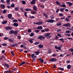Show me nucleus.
Masks as SVG:
<instances>
[{
  "mask_svg": "<svg viewBox=\"0 0 73 73\" xmlns=\"http://www.w3.org/2000/svg\"><path fill=\"white\" fill-rule=\"evenodd\" d=\"M38 60L40 61L41 63H43L44 62V60L43 59H41V58H39L38 59Z\"/></svg>",
  "mask_w": 73,
  "mask_h": 73,
  "instance_id": "9",
  "label": "nucleus"
},
{
  "mask_svg": "<svg viewBox=\"0 0 73 73\" xmlns=\"http://www.w3.org/2000/svg\"><path fill=\"white\" fill-rule=\"evenodd\" d=\"M18 21L16 19H15L13 21V22L14 23H15L16 22H17Z\"/></svg>",
  "mask_w": 73,
  "mask_h": 73,
  "instance_id": "51",
  "label": "nucleus"
},
{
  "mask_svg": "<svg viewBox=\"0 0 73 73\" xmlns=\"http://www.w3.org/2000/svg\"><path fill=\"white\" fill-rule=\"evenodd\" d=\"M15 4H12L11 5V7H12V8H13L14 7H15Z\"/></svg>",
  "mask_w": 73,
  "mask_h": 73,
  "instance_id": "35",
  "label": "nucleus"
},
{
  "mask_svg": "<svg viewBox=\"0 0 73 73\" xmlns=\"http://www.w3.org/2000/svg\"><path fill=\"white\" fill-rule=\"evenodd\" d=\"M34 36V34L33 33H31L30 35V37H32V36Z\"/></svg>",
  "mask_w": 73,
  "mask_h": 73,
  "instance_id": "42",
  "label": "nucleus"
},
{
  "mask_svg": "<svg viewBox=\"0 0 73 73\" xmlns=\"http://www.w3.org/2000/svg\"><path fill=\"white\" fill-rule=\"evenodd\" d=\"M39 1H40L41 3H44L45 1H46V0H39Z\"/></svg>",
  "mask_w": 73,
  "mask_h": 73,
  "instance_id": "33",
  "label": "nucleus"
},
{
  "mask_svg": "<svg viewBox=\"0 0 73 73\" xmlns=\"http://www.w3.org/2000/svg\"><path fill=\"white\" fill-rule=\"evenodd\" d=\"M43 15L44 16L46 17V18H48V15L47 14H46L45 13H43Z\"/></svg>",
  "mask_w": 73,
  "mask_h": 73,
  "instance_id": "15",
  "label": "nucleus"
},
{
  "mask_svg": "<svg viewBox=\"0 0 73 73\" xmlns=\"http://www.w3.org/2000/svg\"><path fill=\"white\" fill-rule=\"evenodd\" d=\"M59 16H63V14L62 13H59Z\"/></svg>",
  "mask_w": 73,
  "mask_h": 73,
  "instance_id": "54",
  "label": "nucleus"
},
{
  "mask_svg": "<svg viewBox=\"0 0 73 73\" xmlns=\"http://www.w3.org/2000/svg\"><path fill=\"white\" fill-rule=\"evenodd\" d=\"M40 7L41 8H44V5H40Z\"/></svg>",
  "mask_w": 73,
  "mask_h": 73,
  "instance_id": "56",
  "label": "nucleus"
},
{
  "mask_svg": "<svg viewBox=\"0 0 73 73\" xmlns=\"http://www.w3.org/2000/svg\"><path fill=\"white\" fill-rule=\"evenodd\" d=\"M13 25H14V27H18V26H19V24L17 23H15L13 24Z\"/></svg>",
  "mask_w": 73,
  "mask_h": 73,
  "instance_id": "10",
  "label": "nucleus"
},
{
  "mask_svg": "<svg viewBox=\"0 0 73 73\" xmlns=\"http://www.w3.org/2000/svg\"><path fill=\"white\" fill-rule=\"evenodd\" d=\"M10 2V0H7L6 1L7 3V4H10L9 3Z\"/></svg>",
  "mask_w": 73,
  "mask_h": 73,
  "instance_id": "49",
  "label": "nucleus"
},
{
  "mask_svg": "<svg viewBox=\"0 0 73 73\" xmlns=\"http://www.w3.org/2000/svg\"><path fill=\"white\" fill-rule=\"evenodd\" d=\"M44 30L45 32H48V31H49V29L48 28L45 29Z\"/></svg>",
  "mask_w": 73,
  "mask_h": 73,
  "instance_id": "28",
  "label": "nucleus"
},
{
  "mask_svg": "<svg viewBox=\"0 0 73 73\" xmlns=\"http://www.w3.org/2000/svg\"><path fill=\"white\" fill-rule=\"evenodd\" d=\"M14 32V31H13V30H11L9 32V33L10 35H12V34H13Z\"/></svg>",
  "mask_w": 73,
  "mask_h": 73,
  "instance_id": "14",
  "label": "nucleus"
},
{
  "mask_svg": "<svg viewBox=\"0 0 73 73\" xmlns=\"http://www.w3.org/2000/svg\"><path fill=\"white\" fill-rule=\"evenodd\" d=\"M36 33H38V32H40V31H39V30H36L35 31Z\"/></svg>",
  "mask_w": 73,
  "mask_h": 73,
  "instance_id": "60",
  "label": "nucleus"
},
{
  "mask_svg": "<svg viewBox=\"0 0 73 73\" xmlns=\"http://www.w3.org/2000/svg\"><path fill=\"white\" fill-rule=\"evenodd\" d=\"M40 43V42H35L34 43V45H37Z\"/></svg>",
  "mask_w": 73,
  "mask_h": 73,
  "instance_id": "43",
  "label": "nucleus"
},
{
  "mask_svg": "<svg viewBox=\"0 0 73 73\" xmlns=\"http://www.w3.org/2000/svg\"><path fill=\"white\" fill-rule=\"evenodd\" d=\"M55 48L56 49H58V50H60V49H61L60 47H58V46H55Z\"/></svg>",
  "mask_w": 73,
  "mask_h": 73,
  "instance_id": "16",
  "label": "nucleus"
},
{
  "mask_svg": "<svg viewBox=\"0 0 73 73\" xmlns=\"http://www.w3.org/2000/svg\"><path fill=\"white\" fill-rule=\"evenodd\" d=\"M61 19H62V20H64V19H65V17H61Z\"/></svg>",
  "mask_w": 73,
  "mask_h": 73,
  "instance_id": "63",
  "label": "nucleus"
},
{
  "mask_svg": "<svg viewBox=\"0 0 73 73\" xmlns=\"http://www.w3.org/2000/svg\"><path fill=\"white\" fill-rule=\"evenodd\" d=\"M58 38H59V37H58V36H56L55 37V40H58Z\"/></svg>",
  "mask_w": 73,
  "mask_h": 73,
  "instance_id": "48",
  "label": "nucleus"
},
{
  "mask_svg": "<svg viewBox=\"0 0 73 73\" xmlns=\"http://www.w3.org/2000/svg\"><path fill=\"white\" fill-rule=\"evenodd\" d=\"M57 60L56 59V58H51V59L49 60V61H52V62H54L55 61H56Z\"/></svg>",
  "mask_w": 73,
  "mask_h": 73,
  "instance_id": "4",
  "label": "nucleus"
},
{
  "mask_svg": "<svg viewBox=\"0 0 73 73\" xmlns=\"http://www.w3.org/2000/svg\"><path fill=\"white\" fill-rule=\"evenodd\" d=\"M24 14L25 17H27V12H26V11H25L24 12Z\"/></svg>",
  "mask_w": 73,
  "mask_h": 73,
  "instance_id": "32",
  "label": "nucleus"
},
{
  "mask_svg": "<svg viewBox=\"0 0 73 73\" xmlns=\"http://www.w3.org/2000/svg\"><path fill=\"white\" fill-rule=\"evenodd\" d=\"M50 35H52V33H47L45 35V37H48Z\"/></svg>",
  "mask_w": 73,
  "mask_h": 73,
  "instance_id": "17",
  "label": "nucleus"
},
{
  "mask_svg": "<svg viewBox=\"0 0 73 73\" xmlns=\"http://www.w3.org/2000/svg\"><path fill=\"white\" fill-rule=\"evenodd\" d=\"M17 33H18L17 31H14L13 34H14V35L16 36V35H17Z\"/></svg>",
  "mask_w": 73,
  "mask_h": 73,
  "instance_id": "11",
  "label": "nucleus"
},
{
  "mask_svg": "<svg viewBox=\"0 0 73 73\" xmlns=\"http://www.w3.org/2000/svg\"><path fill=\"white\" fill-rule=\"evenodd\" d=\"M29 41L30 43H33V41L32 39H30L29 40Z\"/></svg>",
  "mask_w": 73,
  "mask_h": 73,
  "instance_id": "55",
  "label": "nucleus"
},
{
  "mask_svg": "<svg viewBox=\"0 0 73 73\" xmlns=\"http://www.w3.org/2000/svg\"><path fill=\"white\" fill-rule=\"evenodd\" d=\"M55 3H56V4L57 5H60V4H61V3H60V2H59L58 1H56Z\"/></svg>",
  "mask_w": 73,
  "mask_h": 73,
  "instance_id": "26",
  "label": "nucleus"
},
{
  "mask_svg": "<svg viewBox=\"0 0 73 73\" xmlns=\"http://www.w3.org/2000/svg\"><path fill=\"white\" fill-rule=\"evenodd\" d=\"M70 24L69 23L64 24L62 25V27H70Z\"/></svg>",
  "mask_w": 73,
  "mask_h": 73,
  "instance_id": "2",
  "label": "nucleus"
},
{
  "mask_svg": "<svg viewBox=\"0 0 73 73\" xmlns=\"http://www.w3.org/2000/svg\"><path fill=\"white\" fill-rule=\"evenodd\" d=\"M59 40L60 41H64V39L63 38H61L59 39Z\"/></svg>",
  "mask_w": 73,
  "mask_h": 73,
  "instance_id": "62",
  "label": "nucleus"
},
{
  "mask_svg": "<svg viewBox=\"0 0 73 73\" xmlns=\"http://www.w3.org/2000/svg\"><path fill=\"white\" fill-rule=\"evenodd\" d=\"M31 14H36V12L35 11H33L31 12Z\"/></svg>",
  "mask_w": 73,
  "mask_h": 73,
  "instance_id": "30",
  "label": "nucleus"
},
{
  "mask_svg": "<svg viewBox=\"0 0 73 73\" xmlns=\"http://www.w3.org/2000/svg\"><path fill=\"white\" fill-rule=\"evenodd\" d=\"M60 6H61L63 8H65V7H66V5L65 4L61 5Z\"/></svg>",
  "mask_w": 73,
  "mask_h": 73,
  "instance_id": "29",
  "label": "nucleus"
},
{
  "mask_svg": "<svg viewBox=\"0 0 73 73\" xmlns=\"http://www.w3.org/2000/svg\"><path fill=\"white\" fill-rule=\"evenodd\" d=\"M34 56H35V54H33L31 55V58L33 59H35V58H34Z\"/></svg>",
  "mask_w": 73,
  "mask_h": 73,
  "instance_id": "31",
  "label": "nucleus"
},
{
  "mask_svg": "<svg viewBox=\"0 0 73 73\" xmlns=\"http://www.w3.org/2000/svg\"><path fill=\"white\" fill-rule=\"evenodd\" d=\"M38 46L39 48H42L44 46H43L42 44H40L38 45Z\"/></svg>",
  "mask_w": 73,
  "mask_h": 73,
  "instance_id": "23",
  "label": "nucleus"
},
{
  "mask_svg": "<svg viewBox=\"0 0 73 73\" xmlns=\"http://www.w3.org/2000/svg\"><path fill=\"white\" fill-rule=\"evenodd\" d=\"M51 52H52V50H51V49H50L48 50V53L49 54H50Z\"/></svg>",
  "mask_w": 73,
  "mask_h": 73,
  "instance_id": "27",
  "label": "nucleus"
},
{
  "mask_svg": "<svg viewBox=\"0 0 73 73\" xmlns=\"http://www.w3.org/2000/svg\"><path fill=\"white\" fill-rule=\"evenodd\" d=\"M37 1V0H33L30 3L31 4L34 5L35 4V3Z\"/></svg>",
  "mask_w": 73,
  "mask_h": 73,
  "instance_id": "6",
  "label": "nucleus"
},
{
  "mask_svg": "<svg viewBox=\"0 0 73 73\" xmlns=\"http://www.w3.org/2000/svg\"><path fill=\"white\" fill-rule=\"evenodd\" d=\"M7 21H5L3 22H2L1 23L2 24H6V23H7Z\"/></svg>",
  "mask_w": 73,
  "mask_h": 73,
  "instance_id": "21",
  "label": "nucleus"
},
{
  "mask_svg": "<svg viewBox=\"0 0 73 73\" xmlns=\"http://www.w3.org/2000/svg\"><path fill=\"white\" fill-rule=\"evenodd\" d=\"M11 54L12 55V56H15V54H14V53H13V51H12L11 52Z\"/></svg>",
  "mask_w": 73,
  "mask_h": 73,
  "instance_id": "47",
  "label": "nucleus"
},
{
  "mask_svg": "<svg viewBox=\"0 0 73 73\" xmlns=\"http://www.w3.org/2000/svg\"><path fill=\"white\" fill-rule=\"evenodd\" d=\"M39 25H41V24H42V22L39 21Z\"/></svg>",
  "mask_w": 73,
  "mask_h": 73,
  "instance_id": "57",
  "label": "nucleus"
},
{
  "mask_svg": "<svg viewBox=\"0 0 73 73\" xmlns=\"http://www.w3.org/2000/svg\"><path fill=\"white\" fill-rule=\"evenodd\" d=\"M7 13V11H6V10L5 9L3 10V14H5V13Z\"/></svg>",
  "mask_w": 73,
  "mask_h": 73,
  "instance_id": "36",
  "label": "nucleus"
},
{
  "mask_svg": "<svg viewBox=\"0 0 73 73\" xmlns=\"http://www.w3.org/2000/svg\"><path fill=\"white\" fill-rule=\"evenodd\" d=\"M12 72V71L9 70L8 71V70H6L4 72V73H11Z\"/></svg>",
  "mask_w": 73,
  "mask_h": 73,
  "instance_id": "8",
  "label": "nucleus"
},
{
  "mask_svg": "<svg viewBox=\"0 0 73 73\" xmlns=\"http://www.w3.org/2000/svg\"><path fill=\"white\" fill-rule=\"evenodd\" d=\"M35 53L36 55H38L40 53V52H39V51H35Z\"/></svg>",
  "mask_w": 73,
  "mask_h": 73,
  "instance_id": "20",
  "label": "nucleus"
},
{
  "mask_svg": "<svg viewBox=\"0 0 73 73\" xmlns=\"http://www.w3.org/2000/svg\"><path fill=\"white\" fill-rule=\"evenodd\" d=\"M54 21H55L53 19H48L46 21V22L49 23H54Z\"/></svg>",
  "mask_w": 73,
  "mask_h": 73,
  "instance_id": "1",
  "label": "nucleus"
},
{
  "mask_svg": "<svg viewBox=\"0 0 73 73\" xmlns=\"http://www.w3.org/2000/svg\"><path fill=\"white\" fill-rule=\"evenodd\" d=\"M21 3L23 4H26V2H25L24 1H22Z\"/></svg>",
  "mask_w": 73,
  "mask_h": 73,
  "instance_id": "34",
  "label": "nucleus"
},
{
  "mask_svg": "<svg viewBox=\"0 0 73 73\" xmlns=\"http://www.w3.org/2000/svg\"><path fill=\"white\" fill-rule=\"evenodd\" d=\"M66 21H69V18H66Z\"/></svg>",
  "mask_w": 73,
  "mask_h": 73,
  "instance_id": "50",
  "label": "nucleus"
},
{
  "mask_svg": "<svg viewBox=\"0 0 73 73\" xmlns=\"http://www.w3.org/2000/svg\"><path fill=\"white\" fill-rule=\"evenodd\" d=\"M28 32L29 33H31V29H28Z\"/></svg>",
  "mask_w": 73,
  "mask_h": 73,
  "instance_id": "53",
  "label": "nucleus"
},
{
  "mask_svg": "<svg viewBox=\"0 0 73 73\" xmlns=\"http://www.w3.org/2000/svg\"><path fill=\"white\" fill-rule=\"evenodd\" d=\"M2 45V46H7V44L5 43H2L1 44Z\"/></svg>",
  "mask_w": 73,
  "mask_h": 73,
  "instance_id": "39",
  "label": "nucleus"
},
{
  "mask_svg": "<svg viewBox=\"0 0 73 73\" xmlns=\"http://www.w3.org/2000/svg\"><path fill=\"white\" fill-rule=\"evenodd\" d=\"M7 16L8 19H10L11 17H12V15L10 14H8Z\"/></svg>",
  "mask_w": 73,
  "mask_h": 73,
  "instance_id": "24",
  "label": "nucleus"
},
{
  "mask_svg": "<svg viewBox=\"0 0 73 73\" xmlns=\"http://www.w3.org/2000/svg\"><path fill=\"white\" fill-rule=\"evenodd\" d=\"M33 9L34 11H36L37 10V7L36 6L33 7Z\"/></svg>",
  "mask_w": 73,
  "mask_h": 73,
  "instance_id": "22",
  "label": "nucleus"
},
{
  "mask_svg": "<svg viewBox=\"0 0 73 73\" xmlns=\"http://www.w3.org/2000/svg\"><path fill=\"white\" fill-rule=\"evenodd\" d=\"M37 29L39 30H41L42 29V27L41 26H40L37 27Z\"/></svg>",
  "mask_w": 73,
  "mask_h": 73,
  "instance_id": "13",
  "label": "nucleus"
},
{
  "mask_svg": "<svg viewBox=\"0 0 73 73\" xmlns=\"http://www.w3.org/2000/svg\"><path fill=\"white\" fill-rule=\"evenodd\" d=\"M25 61H23L21 64H20L19 65V66H21V65H24V64H25Z\"/></svg>",
  "mask_w": 73,
  "mask_h": 73,
  "instance_id": "18",
  "label": "nucleus"
},
{
  "mask_svg": "<svg viewBox=\"0 0 73 73\" xmlns=\"http://www.w3.org/2000/svg\"><path fill=\"white\" fill-rule=\"evenodd\" d=\"M9 41H10V42H11L13 43V40L11 39H9Z\"/></svg>",
  "mask_w": 73,
  "mask_h": 73,
  "instance_id": "37",
  "label": "nucleus"
},
{
  "mask_svg": "<svg viewBox=\"0 0 73 73\" xmlns=\"http://www.w3.org/2000/svg\"><path fill=\"white\" fill-rule=\"evenodd\" d=\"M29 18L30 19H34L35 18V16H30L29 17Z\"/></svg>",
  "mask_w": 73,
  "mask_h": 73,
  "instance_id": "45",
  "label": "nucleus"
},
{
  "mask_svg": "<svg viewBox=\"0 0 73 73\" xmlns=\"http://www.w3.org/2000/svg\"><path fill=\"white\" fill-rule=\"evenodd\" d=\"M70 51H71V52H73V48H70Z\"/></svg>",
  "mask_w": 73,
  "mask_h": 73,
  "instance_id": "58",
  "label": "nucleus"
},
{
  "mask_svg": "<svg viewBox=\"0 0 73 73\" xmlns=\"http://www.w3.org/2000/svg\"><path fill=\"white\" fill-rule=\"evenodd\" d=\"M3 64L4 66H6L7 68H9V64L6 63H4Z\"/></svg>",
  "mask_w": 73,
  "mask_h": 73,
  "instance_id": "7",
  "label": "nucleus"
},
{
  "mask_svg": "<svg viewBox=\"0 0 73 73\" xmlns=\"http://www.w3.org/2000/svg\"><path fill=\"white\" fill-rule=\"evenodd\" d=\"M20 9L21 11H22L23 12H24V10L23 9V8H21Z\"/></svg>",
  "mask_w": 73,
  "mask_h": 73,
  "instance_id": "46",
  "label": "nucleus"
},
{
  "mask_svg": "<svg viewBox=\"0 0 73 73\" xmlns=\"http://www.w3.org/2000/svg\"><path fill=\"white\" fill-rule=\"evenodd\" d=\"M68 40H73V38L72 37H69L67 38Z\"/></svg>",
  "mask_w": 73,
  "mask_h": 73,
  "instance_id": "59",
  "label": "nucleus"
},
{
  "mask_svg": "<svg viewBox=\"0 0 73 73\" xmlns=\"http://www.w3.org/2000/svg\"><path fill=\"white\" fill-rule=\"evenodd\" d=\"M67 69H71V65H68L67 66Z\"/></svg>",
  "mask_w": 73,
  "mask_h": 73,
  "instance_id": "25",
  "label": "nucleus"
},
{
  "mask_svg": "<svg viewBox=\"0 0 73 73\" xmlns=\"http://www.w3.org/2000/svg\"><path fill=\"white\" fill-rule=\"evenodd\" d=\"M12 27H5V29L7 30H11Z\"/></svg>",
  "mask_w": 73,
  "mask_h": 73,
  "instance_id": "5",
  "label": "nucleus"
},
{
  "mask_svg": "<svg viewBox=\"0 0 73 73\" xmlns=\"http://www.w3.org/2000/svg\"><path fill=\"white\" fill-rule=\"evenodd\" d=\"M57 26H61V23H58L57 24Z\"/></svg>",
  "mask_w": 73,
  "mask_h": 73,
  "instance_id": "61",
  "label": "nucleus"
},
{
  "mask_svg": "<svg viewBox=\"0 0 73 73\" xmlns=\"http://www.w3.org/2000/svg\"><path fill=\"white\" fill-rule=\"evenodd\" d=\"M1 7L2 8L4 9L5 8V6L4 4H1Z\"/></svg>",
  "mask_w": 73,
  "mask_h": 73,
  "instance_id": "12",
  "label": "nucleus"
},
{
  "mask_svg": "<svg viewBox=\"0 0 73 73\" xmlns=\"http://www.w3.org/2000/svg\"><path fill=\"white\" fill-rule=\"evenodd\" d=\"M59 70H64V69L63 68H58Z\"/></svg>",
  "mask_w": 73,
  "mask_h": 73,
  "instance_id": "40",
  "label": "nucleus"
},
{
  "mask_svg": "<svg viewBox=\"0 0 73 73\" xmlns=\"http://www.w3.org/2000/svg\"><path fill=\"white\" fill-rule=\"evenodd\" d=\"M25 10L26 11H31V9H25Z\"/></svg>",
  "mask_w": 73,
  "mask_h": 73,
  "instance_id": "41",
  "label": "nucleus"
},
{
  "mask_svg": "<svg viewBox=\"0 0 73 73\" xmlns=\"http://www.w3.org/2000/svg\"><path fill=\"white\" fill-rule=\"evenodd\" d=\"M67 3L68 4L70 7H71V5H73V3H70V2H67Z\"/></svg>",
  "mask_w": 73,
  "mask_h": 73,
  "instance_id": "19",
  "label": "nucleus"
},
{
  "mask_svg": "<svg viewBox=\"0 0 73 73\" xmlns=\"http://www.w3.org/2000/svg\"><path fill=\"white\" fill-rule=\"evenodd\" d=\"M58 36V37H62V36H61V34H58L57 35Z\"/></svg>",
  "mask_w": 73,
  "mask_h": 73,
  "instance_id": "44",
  "label": "nucleus"
},
{
  "mask_svg": "<svg viewBox=\"0 0 73 73\" xmlns=\"http://www.w3.org/2000/svg\"><path fill=\"white\" fill-rule=\"evenodd\" d=\"M59 9H58L56 11V13H58V12H59Z\"/></svg>",
  "mask_w": 73,
  "mask_h": 73,
  "instance_id": "64",
  "label": "nucleus"
},
{
  "mask_svg": "<svg viewBox=\"0 0 73 73\" xmlns=\"http://www.w3.org/2000/svg\"><path fill=\"white\" fill-rule=\"evenodd\" d=\"M38 38L40 39V40H45V37L43 36H39Z\"/></svg>",
  "mask_w": 73,
  "mask_h": 73,
  "instance_id": "3",
  "label": "nucleus"
},
{
  "mask_svg": "<svg viewBox=\"0 0 73 73\" xmlns=\"http://www.w3.org/2000/svg\"><path fill=\"white\" fill-rule=\"evenodd\" d=\"M15 11H19V8L18 7H16L15 8Z\"/></svg>",
  "mask_w": 73,
  "mask_h": 73,
  "instance_id": "38",
  "label": "nucleus"
},
{
  "mask_svg": "<svg viewBox=\"0 0 73 73\" xmlns=\"http://www.w3.org/2000/svg\"><path fill=\"white\" fill-rule=\"evenodd\" d=\"M60 11H61V12H64V10H63V9L62 8H61L60 9Z\"/></svg>",
  "mask_w": 73,
  "mask_h": 73,
  "instance_id": "52",
  "label": "nucleus"
}]
</instances>
